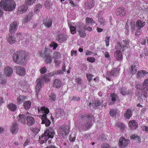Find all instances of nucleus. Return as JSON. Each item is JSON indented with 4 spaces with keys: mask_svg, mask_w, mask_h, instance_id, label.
Returning a JSON list of instances; mask_svg holds the SVG:
<instances>
[{
    "mask_svg": "<svg viewBox=\"0 0 148 148\" xmlns=\"http://www.w3.org/2000/svg\"><path fill=\"white\" fill-rule=\"evenodd\" d=\"M29 55L25 51L18 50L13 55V61L21 65H25L27 60L29 58Z\"/></svg>",
    "mask_w": 148,
    "mask_h": 148,
    "instance_id": "obj_1",
    "label": "nucleus"
},
{
    "mask_svg": "<svg viewBox=\"0 0 148 148\" xmlns=\"http://www.w3.org/2000/svg\"><path fill=\"white\" fill-rule=\"evenodd\" d=\"M38 110L39 114L45 113L42 116V122L41 124H45V126L47 127L49 126L51 122L46 117V114H48L49 112V109L45 107H40L38 108Z\"/></svg>",
    "mask_w": 148,
    "mask_h": 148,
    "instance_id": "obj_2",
    "label": "nucleus"
},
{
    "mask_svg": "<svg viewBox=\"0 0 148 148\" xmlns=\"http://www.w3.org/2000/svg\"><path fill=\"white\" fill-rule=\"evenodd\" d=\"M0 5L5 10L11 11L15 8L16 4L13 0H2Z\"/></svg>",
    "mask_w": 148,
    "mask_h": 148,
    "instance_id": "obj_3",
    "label": "nucleus"
},
{
    "mask_svg": "<svg viewBox=\"0 0 148 148\" xmlns=\"http://www.w3.org/2000/svg\"><path fill=\"white\" fill-rule=\"evenodd\" d=\"M50 81V79L46 76L41 77L38 79L36 82L37 83L36 86V95L38 98V95L40 92V89L44 82H47Z\"/></svg>",
    "mask_w": 148,
    "mask_h": 148,
    "instance_id": "obj_4",
    "label": "nucleus"
},
{
    "mask_svg": "<svg viewBox=\"0 0 148 148\" xmlns=\"http://www.w3.org/2000/svg\"><path fill=\"white\" fill-rule=\"evenodd\" d=\"M54 134V130L52 129L49 128L46 130L42 136L39 137V140L43 143H45L49 138H53Z\"/></svg>",
    "mask_w": 148,
    "mask_h": 148,
    "instance_id": "obj_5",
    "label": "nucleus"
},
{
    "mask_svg": "<svg viewBox=\"0 0 148 148\" xmlns=\"http://www.w3.org/2000/svg\"><path fill=\"white\" fill-rule=\"evenodd\" d=\"M76 30L79 33V35L82 38H84L86 35L85 32V29H84L85 26L84 24L82 23H78L76 26Z\"/></svg>",
    "mask_w": 148,
    "mask_h": 148,
    "instance_id": "obj_6",
    "label": "nucleus"
},
{
    "mask_svg": "<svg viewBox=\"0 0 148 148\" xmlns=\"http://www.w3.org/2000/svg\"><path fill=\"white\" fill-rule=\"evenodd\" d=\"M129 41L128 40L125 39L123 40L121 43H118L116 46V49H122L123 50L126 47L128 48L129 47Z\"/></svg>",
    "mask_w": 148,
    "mask_h": 148,
    "instance_id": "obj_7",
    "label": "nucleus"
},
{
    "mask_svg": "<svg viewBox=\"0 0 148 148\" xmlns=\"http://www.w3.org/2000/svg\"><path fill=\"white\" fill-rule=\"evenodd\" d=\"M145 25V23L140 20H138L136 22V26L138 29L136 32V35L140 34V32L141 31V28L143 27Z\"/></svg>",
    "mask_w": 148,
    "mask_h": 148,
    "instance_id": "obj_8",
    "label": "nucleus"
},
{
    "mask_svg": "<svg viewBox=\"0 0 148 148\" xmlns=\"http://www.w3.org/2000/svg\"><path fill=\"white\" fill-rule=\"evenodd\" d=\"M69 132V127L66 126H62L58 130V132L62 136L67 134Z\"/></svg>",
    "mask_w": 148,
    "mask_h": 148,
    "instance_id": "obj_9",
    "label": "nucleus"
},
{
    "mask_svg": "<svg viewBox=\"0 0 148 148\" xmlns=\"http://www.w3.org/2000/svg\"><path fill=\"white\" fill-rule=\"evenodd\" d=\"M16 73L21 76L25 75L26 73V71L24 68L21 66L15 67Z\"/></svg>",
    "mask_w": 148,
    "mask_h": 148,
    "instance_id": "obj_10",
    "label": "nucleus"
},
{
    "mask_svg": "<svg viewBox=\"0 0 148 148\" xmlns=\"http://www.w3.org/2000/svg\"><path fill=\"white\" fill-rule=\"evenodd\" d=\"M129 142L128 140L126 139L123 137H121L119 139V146L121 147H124L127 145Z\"/></svg>",
    "mask_w": 148,
    "mask_h": 148,
    "instance_id": "obj_11",
    "label": "nucleus"
},
{
    "mask_svg": "<svg viewBox=\"0 0 148 148\" xmlns=\"http://www.w3.org/2000/svg\"><path fill=\"white\" fill-rule=\"evenodd\" d=\"M136 88L137 90H137L136 91L137 95L139 96H140V95L142 96V95L143 94V93H144L145 92V91H144L143 90L144 87L143 86H142L141 84H136Z\"/></svg>",
    "mask_w": 148,
    "mask_h": 148,
    "instance_id": "obj_12",
    "label": "nucleus"
},
{
    "mask_svg": "<svg viewBox=\"0 0 148 148\" xmlns=\"http://www.w3.org/2000/svg\"><path fill=\"white\" fill-rule=\"evenodd\" d=\"M137 64L134 63L132 65L129 69V72L132 75L135 74L137 72Z\"/></svg>",
    "mask_w": 148,
    "mask_h": 148,
    "instance_id": "obj_13",
    "label": "nucleus"
},
{
    "mask_svg": "<svg viewBox=\"0 0 148 148\" xmlns=\"http://www.w3.org/2000/svg\"><path fill=\"white\" fill-rule=\"evenodd\" d=\"M18 126L16 122H14L10 129V132L13 134H15L18 132Z\"/></svg>",
    "mask_w": 148,
    "mask_h": 148,
    "instance_id": "obj_14",
    "label": "nucleus"
},
{
    "mask_svg": "<svg viewBox=\"0 0 148 148\" xmlns=\"http://www.w3.org/2000/svg\"><path fill=\"white\" fill-rule=\"evenodd\" d=\"M47 50L45 49L44 51V53H41V56L43 57H44L45 56L46 57V58L45 60V62L46 63H50L52 62V60L51 57V56L49 55H47Z\"/></svg>",
    "mask_w": 148,
    "mask_h": 148,
    "instance_id": "obj_15",
    "label": "nucleus"
},
{
    "mask_svg": "<svg viewBox=\"0 0 148 148\" xmlns=\"http://www.w3.org/2000/svg\"><path fill=\"white\" fill-rule=\"evenodd\" d=\"M28 8L27 5L26 4H23L20 6V7L18 8V14H23L25 12Z\"/></svg>",
    "mask_w": 148,
    "mask_h": 148,
    "instance_id": "obj_16",
    "label": "nucleus"
},
{
    "mask_svg": "<svg viewBox=\"0 0 148 148\" xmlns=\"http://www.w3.org/2000/svg\"><path fill=\"white\" fill-rule=\"evenodd\" d=\"M27 124L28 126H31L33 125L35 122L34 119L30 115L27 116Z\"/></svg>",
    "mask_w": 148,
    "mask_h": 148,
    "instance_id": "obj_17",
    "label": "nucleus"
},
{
    "mask_svg": "<svg viewBox=\"0 0 148 148\" xmlns=\"http://www.w3.org/2000/svg\"><path fill=\"white\" fill-rule=\"evenodd\" d=\"M116 13L117 16H123L125 14V11L123 8H119L116 9Z\"/></svg>",
    "mask_w": 148,
    "mask_h": 148,
    "instance_id": "obj_18",
    "label": "nucleus"
},
{
    "mask_svg": "<svg viewBox=\"0 0 148 148\" xmlns=\"http://www.w3.org/2000/svg\"><path fill=\"white\" fill-rule=\"evenodd\" d=\"M18 26L17 23L16 21L13 22L12 23H11L10 24V32L14 33L16 30Z\"/></svg>",
    "mask_w": 148,
    "mask_h": 148,
    "instance_id": "obj_19",
    "label": "nucleus"
},
{
    "mask_svg": "<svg viewBox=\"0 0 148 148\" xmlns=\"http://www.w3.org/2000/svg\"><path fill=\"white\" fill-rule=\"evenodd\" d=\"M4 72L7 76L10 77L12 75L13 71L11 67L7 66L5 68Z\"/></svg>",
    "mask_w": 148,
    "mask_h": 148,
    "instance_id": "obj_20",
    "label": "nucleus"
},
{
    "mask_svg": "<svg viewBox=\"0 0 148 148\" xmlns=\"http://www.w3.org/2000/svg\"><path fill=\"white\" fill-rule=\"evenodd\" d=\"M148 73V72L144 70H140L138 71L137 74V78L140 79Z\"/></svg>",
    "mask_w": 148,
    "mask_h": 148,
    "instance_id": "obj_21",
    "label": "nucleus"
},
{
    "mask_svg": "<svg viewBox=\"0 0 148 148\" xmlns=\"http://www.w3.org/2000/svg\"><path fill=\"white\" fill-rule=\"evenodd\" d=\"M34 12H32L29 13L26 17L23 19V23H27L32 19V16L34 14Z\"/></svg>",
    "mask_w": 148,
    "mask_h": 148,
    "instance_id": "obj_22",
    "label": "nucleus"
},
{
    "mask_svg": "<svg viewBox=\"0 0 148 148\" xmlns=\"http://www.w3.org/2000/svg\"><path fill=\"white\" fill-rule=\"evenodd\" d=\"M18 121L19 122L22 124H25L27 119V116L23 114H20L18 116Z\"/></svg>",
    "mask_w": 148,
    "mask_h": 148,
    "instance_id": "obj_23",
    "label": "nucleus"
},
{
    "mask_svg": "<svg viewBox=\"0 0 148 148\" xmlns=\"http://www.w3.org/2000/svg\"><path fill=\"white\" fill-rule=\"evenodd\" d=\"M129 124L130 127L132 130L136 129L138 126L137 122L134 120L130 121Z\"/></svg>",
    "mask_w": 148,
    "mask_h": 148,
    "instance_id": "obj_24",
    "label": "nucleus"
},
{
    "mask_svg": "<svg viewBox=\"0 0 148 148\" xmlns=\"http://www.w3.org/2000/svg\"><path fill=\"white\" fill-rule=\"evenodd\" d=\"M7 40L9 43L12 44L16 41V38L14 36H12V34L9 35L8 37L7 38Z\"/></svg>",
    "mask_w": 148,
    "mask_h": 148,
    "instance_id": "obj_25",
    "label": "nucleus"
},
{
    "mask_svg": "<svg viewBox=\"0 0 148 148\" xmlns=\"http://www.w3.org/2000/svg\"><path fill=\"white\" fill-rule=\"evenodd\" d=\"M115 58L118 60L121 61L123 58V56L122 53L119 50H118L114 53Z\"/></svg>",
    "mask_w": 148,
    "mask_h": 148,
    "instance_id": "obj_26",
    "label": "nucleus"
},
{
    "mask_svg": "<svg viewBox=\"0 0 148 148\" xmlns=\"http://www.w3.org/2000/svg\"><path fill=\"white\" fill-rule=\"evenodd\" d=\"M62 85L61 81L58 79H55L53 83V86L54 87L59 88H60Z\"/></svg>",
    "mask_w": 148,
    "mask_h": 148,
    "instance_id": "obj_27",
    "label": "nucleus"
},
{
    "mask_svg": "<svg viewBox=\"0 0 148 148\" xmlns=\"http://www.w3.org/2000/svg\"><path fill=\"white\" fill-rule=\"evenodd\" d=\"M94 5L93 0H88L86 3L85 8L87 9L91 8Z\"/></svg>",
    "mask_w": 148,
    "mask_h": 148,
    "instance_id": "obj_28",
    "label": "nucleus"
},
{
    "mask_svg": "<svg viewBox=\"0 0 148 148\" xmlns=\"http://www.w3.org/2000/svg\"><path fill=\"white\" fill-rule=\"evenodd\" d=\"M67 39L66 36L60 34L57 38V40L60 42H62Z\"/></svg>",
    "mask_w": 148,
    "mask_h": 148,
    "instance_id": "obj_29",
    "label": "nucleus"
},
{
    "mask_svg": "<svg viewBox=\"0 0 148 148\" xmlns=\"http://www.w3.org/2000/svg\"><path fill=\"white\" fill-rule=\"evenodd\" d=\"M63 71L61 70H58L55 71H53L52 72L48 74V76L49 77L53 76L55 75L58 74H63Z\"/></svg>",
    "mask_w": 148,
    "mask_h": 148,
    "instance_id": "obj_30",
    "label": "nucleus"
},
{
    "mask_svg": "<svg viewBox=\"0 0 148 148\" xmlns=\"http://www.w3.org/2000/svg\"><path fill=\"white\" fill-rule=\"evenodd\" d=\"M132 115V111L131 110L128 109L127 110L124 114L125 117L127 119H129Z\"/></svg>",
    "mask_w": 148,
    "mask_h": 148,
    "instance_id": "obj_31",
    "label": "nucleus"
},
{
    "mask_svg": "<svg viewBox=\"0 0 148 148\" xmlns=\"http://www.w3.org/2000/svg\"><path fill=\"white\" fill-rule=\"evenodd\" d=\"M110 96L111 97V100L109 103L110 105H112L116 101L118 96L114 94H111Z\"/></svg>",
    "mask_w": 148,
    "mask_h": 148,
    "instance_id": "obj_32",
    "label": "nucleus"
},
{
    "mask_svg": "<svg viewBox=\"0 0 148 148\" xmlns=\"http://www.w3.org/2000/svg\"><path fill=\"white\" fill-rule=\"evenodd\" d=\"M7 107L8 109L12 111H14L17 108V106L15 104L13 103H10L7 105Z\"/></svg>",
    "mask_w": 148,
    "mask_h": 148,
    "instance_id": "obj_33",
    "label": "nucleus"
},
{
    "mask_svg": "<svg viewBox=\"0 0 148 148\" xmlns=\"http://www.w3.org/2000/svg\"><path fill=\"white\" fill-rule=\"evenodd\" d=\"M143 90L146 93L148 92V78L145 79L143 83Z\"/></svg>",
    "mask_w": 148,
    "mask_h": 148,
    "instance_id": "obj_34",
    "label": "nucleus"
},
{
    "mask_svg": "<svg viewBox=\"0 0 148 148\" xmlns=\"http://www.w3.org/2000/svg\"><path fill=\"white\" fill-rule=\"evenodd\" d=\"M26 97L24 96L20 95L17 99V103L20 104L22 103L25 99Z\"/></svg>",
    "mask_w": 148,
    "mask_h": 148,
    "instance_id": "obj_35",
    "label": "nucleus"
},
{
    "mask_svg": "<svg viewBox=\"0 0 148 148\" xmlns=\"http://www.w3.org/2000/svg\"><path fill=\"white\" fill-rule=\"evenodd\" d=\"M119 70L118 68H114L112 69L110 72V74L112 75L116 76L119 73Z\"/></svg>",
    "mask_w": 148,
    "mask_h": 148,
    "instance_id": "obj_36",
    "label": "nucleus"
},
{
    "mask_svg": "<svg viewBox=\"0 0 148 148\" xmlns=\"http://www.w3.org/2000/svg\"><path fill=\"white\" fill-rule=\"evenodd\" d=\"M44 24L46 27H49L52 24V21L50 19H46L44 22Z\"/></svg>",
    "mask_w": 148,
    "mask_h": 148,
    "instance_id": "obj_37",
    "label": "nucleus"
},
{
    "mask_svg": "<svg viewBox=\"0 0 148 148\" xmlns=\"http://www.w3.org/2000/svg\"><path fill=\"white\" fill-rule=\"evenodd\" d=\"M86 24L87 25H90L93 24H94L95 23L92 19L88 17H87L86 18Z\"/></svg>",
    "mask_w": 148,
    "mask_h": 148,
    "instance_id": "obj_38",
    "label": "nucleus"
},
{
    "mask_svg": "<svg viewBox=\"0 0 148 148\" xmlns=\"http://www.w3.org/2000/svg\"><path fill=\"white\" fill-rule=\"evenodd\" d=\"M53 56L54 60H57L61 58V54L60 53L56 51L54 53Z\"/></svg>",
    "mask_w": 148,
    "mask_h": 148,
    "instance_id": "obj_39",
    "label": "nucleus"
},
{
    "mask_svg": "<svg viewBox=\"0 0 148 148\" xmlns=\"http://www.w3.org/2000/svg\"><path fill=\"white\" fill-rule=\"evenodd\" d=\"M116 126L120 129L121 131H123L125 129L124 125L121 122H119L116 124Z\"/></svg>",
    "mask_w": 148,
    "mask_h": 148,
    "instance_id": "obj_40",
    "label": "nucleus"
},
{
    "mask_svg": "<svg viewBox=\"0 0 148 148\" xmlns=\"http://www.w3.org/2000/svg\"><path fill=\"white\" fill-rule=\"evenodd\" d=\"M31 103L30 101H26L24 103V108L26 110L29 109L31 107Z\"/></svg>",
    "mask_w": 148,
    "mask_h": 148,
    "instance_id": "obj_41",
    "label": "nucleus"
},
{
    "mask_svg": "<svg viewBox=\"0 0 148 148\" xmlns=\"http://www.w3.org/2000/svg\"><path fill=\"white\" fill-rule=\"evenodd\" d=\"M26 34H22L20 32L18 33L16 35V37L19 40H23L24 37Z\"/></svg>",
    "mask_w": 148,
    "mask_h": 148,
    "instance_id": "obj_42",
    "label": "nucleus"
},
{
    "mask_svg": "<svg viewBox=\"0 0 148 148\" xmlns=\"http://www.w3.org/2000/svg\"><path fill=\"white\" fill-rule=\"evenodd\" d=\"M51 2L50 1H47L44 3L45 6L47 8L50 9L51 7Z\"/></svg>",
    "mask_w": 148,
    "mask_h": 148,
    "instance_id": "obj_43",
    "label": "nucleus"
},
{
    "mask_svg": "<svg viewBox=\"0 0 148 148\" xmlns=\"http://www.w3.org/2000/svg\"><path fill=\"white\" fill-rule=\"evenodd\" d=\"M6 79L4 76L2 77L1 78H0V86L1 85H4L6 84Z\"/></svg>",
    "mask_w": 148,
    "mask_h": 148,
    "instance_id": "obj_44",
    "label": "nucleus"
},
{
    "mask_svg": "<svg viewBox=\"0 0 148 148\" xmlns=\"http://www.w3.org/2000/svg\"><path fill=\"white\" fill-rule=\"evenodd\" d=\"M42 5L40 4H37L34 8V11L36 12H38L41 8Z\"/></svg>",
    "mask_w": 148,
    "mask_h": 148,
    "instance_id": "obj_45",
    "label": "nucleus"
},
{
    "mask_svg": "<svg viewBox=\"0 0 148 148\" xmlns=\"http://www.w3.org/2000/svg\"><path fill=\"white\" fill-rule=\"evenodd\" d=\"M25 39V43L26 44H28L30 40L31 39L30 36L28 35H27L25 36L24 39Z\"/></svg>",
    "mask_w": 148,
    "mask_h": 148,
    "instance_id": "obj_46",
    "label": "nucleus"
},
{
    "mask_svg": "<svg viewBox=\"0 0 148 148\" xmlns=\"http://www.w3.org/2000/svg\"><path fill=\"white\" fill-rule=\"evenodd\" d=\"M117 112L118 110L117 109L115 110H111L110 112V116H113L116 115Z\"/></svg>",
    "mask_w": 148,
    "mask_h": 148,
    "instance_id": "obj_47",
    "label": "nucleus"
},
{
    "mask_svg": "<svg viewBox=\"0 0 148 148\" xmlns=\"http://www.w3.org/2000/svg\"><path fill=\"white\" fill-rule=\"evenodd\" d=\"M77 25V24L75 25V26ZM70 30L71 32V33L72 34H75L76 32V27H75L73 26H70Z\"/></svg>",
    "mask_w": 148,
    "mask_h": 148,
    "instance_id": "obj_48",
    "label": "nucleus"
},
{
    "mask_svg": "<svg viewBox=\"0 0 148 148\" xmlns=\"http://www.w3.org/2000/svg\"><path fill=\"white\" fill-rule=\"evenodd\" d=\"M36 0H26L25 3L27 5H31L36 1Z\"/></svg>",
    "mask_w": 148,
    "mask_h": 148,
    "instance_id": "obj_49",
    "label": "nucleus"
},
{
    "mask_svg": "<svg viewBox=\"0 0 148 148\" xmlns=\"http://www.w3.org/2000/svg\"><path fill=\"white\" fill-rule=\"evenodd\" d=\"M49 100L51 101H54L56 98L55 95L53 93L51 94L49 96Z\"/></svg>",
    "mask_w": 148,
    "mask_h": 148,
    "instance_id": "obj_50",
    "label": "nucleus"
},
{
    "mask_svg": "<svg viewBox=\"0 0 148 148\" xmlns=\"http://www.w3.org/2000/svg\"><path fill=\"white\" fill-rule=\"evenodd\" d=\"M101 103L100 101L99 100H97L95 101L94 103L95 105H93V107L95 108V106L97 107L99 106Z\"/></svg>",
    "mask_w": 148,
    "mask_h": 148,
    "instance_id": "obj_51",
    "label": "nucleus"
},
{
    "mask_svg": "<svg viewBox=\"0 0 148 148\" xmlns=\"http://www.w3.org/2000/svg\"><path fill=\"white\" fill-rule=\"evenodd\" d=\"M79 0H73L70 1V3L73 6L75 5L79 2Z\"/></svg>",
    "mask_w": 148,
    "mask_h": 148,
    "instance_id": "obj_52",
    "label": "nucleus"
},
{
    "mask_svg": "<svg viewBox=\"0 0 148 148\" xmlns=\"http://www.w3.org/2000/svg\"><path fill=\"white\" fill-rule=\"evenodd\" d=\"M47 69L45 67H43L41 68L40 70V73L43 74L45 73L47 71Z\"/></svg>",
    "mask_w": 148,
    "mask_h": 148,
    "instance_id": "obj_53",
    "label": "nucleus"
},
{
    "mask_svg": "<svg viewBox=\"0 0 148 148\" xmlns=\"http://www.w3.org/2000/svg\"><path fill=\"white\" fill-rule=\"evenodd\" d=\"M98 21L100 24H104L106 23L105 20L101 17H98Z\"/></svg>",
    "mask_w": 148,
    "mask_h": 148,
    "instance_id": "obj_54",
    "label": "nucleus"
},
{
    "mask_svg": "<svg viewBox=\"0 0 148 148\" xmlns=\"http://www.w3.org/2000/svg\"><path fill=\"white\" fill-rule=\"evenodd\" d=\"M101 148H110L109 145L106 143L103 144L101 145Z\"/></svg>",
    "mask_w": 148,
    "mask_h": 148,
    "instance_id": "obj_55",
    "label": "nucleus"
},
{
    "mask_svg": "<svg viewBox=\"0 0 148 148\" xmlns=\"http://www.w3.org/2000/svg\"><path fill=\"white\" fill-rule=\"evenodd\" d=\"M87 60L91 62H93L95 60V59L93 57H88L87 58Z\"/></svg>",
    "mask_w": 148,
    "mask_h": 148,
    "instance_id": "obj_56",
    "label": "nucleus"
},
{
    "mask_svg": "<svg viewBox=\"0 0 148 148\" xmlns=\"http://www.w3.org/2000/svg\"><path fill=\"white\" fill-rule=\"evenodd\" d=\"M110 37H107L105 39V42H106V46H109V42L110 40Z\"/></svg>",
    "mask_w": 148,
    "mask_h": 148,
    "instance_id": "obj_57",
    "label": "nucleus"
},
{
    "mask_svg": "<svg viewBox=\"0 0 148 148\" xmlns=\"http://www.w3.org/2000/svg\"><path fill=\"white\" fill-rule=\"evenodd\" d=\"M121 92L123 95H126L127 93V91L124 88H123L121 89Z\"/></svg>",
    "mask_w": 148,
    "mask_h": 148,
    "instance_id": "obj_58",
    "label": "nucleus"
},
{
    "mask_svg": "<svg viewBox=\"0 0 148 148\" xmlns=\"http://www.w3.org/2000/svg\"><path fill=\"white\" fill-rule=\"evenodd\" d=\"M88 79V80L89 82L90 81L92 80V75L90 74H87L86 75Z\"/></svg>",
    "mask_w": 148,
    "mask_h": 148,
    "instance_id": "obj_59",
    "label": "nucleus"
},
{
    "mask_svg": "<svg viewBox=\"0 0 148 148\" xmlns=\"http://www.w3.org/2000/svg\"><path fill=\"white\" fill-rule=\"evenodd\" d=\"M136 26L135 25V23H134L133 24H131V30L132 32H134L136 30Z\"/></svg>",
    "mask_w": 148,
    "mask_h": 148,
    "instance_id": "obj_60",
    "label": "nucleus"
},
{
    "mask_svg": "<svg viewBox=\"0 0 148 148\" xmlns=\"http://www.w3.org/2000/svg\"><path fill=\"white\" fill-rule=\"evenodd\" d=\"M104 56L106 58H107V59L109 60H110V56L108 52H106L104 53Z\"/></svg>",
    "mask_w": 148,
    "mask_h": 148,
    "instance_id": "obj_61",
    "label": "nucleus"
},
{
    "mask_svg": "<svg viewBox=\"0 0 148 148\" xmlns=\"http://www.w3.org/2000/svg\"><path fill=\"white\" fill-rule=\"evenodd\" d=\"M84 26L85 27H84V29L85 30L86 29L88 31H90L92 30V28L91 27L88 26V25H84Z\"/></svg>",
    "mask_w": 148,
    "mask_h": 148,
    "instance_id": "obj_62",
    "label": "nucleus"
},
{
    "mask_svg": "<svg viewBox=\"0 0 148 148\" xmlns=\"http://www.w3.org/2000/svg\"><path fill=\"white\" fill-rule=\"evenodd\" d=\"M50 46L51 47H53V49H55L57 46V45L56 43L53 42L51 43Z\"/></svg>",
    "mask_w": 148,
    "mask_h": 148,
    "instance_id": "obj_63",
    "label": "nucleus"
},
{
    "mask_svg": "<svg viewBox=\"0 0 148 148\" xmlns=\"http://www.w3.org/2000/svg\"><path fill=\"white\" fill-rule=\"evenodd\" d=\"M55 62V66L57 67L59 66V64L61 63V62L59 60H54Z\"/></svg>",
    "mask_w": 148,
    "mask_h": 148,
    "instance_id": "obj_64",
    "label": "nucleus"
}]
</instances>
